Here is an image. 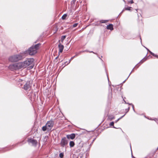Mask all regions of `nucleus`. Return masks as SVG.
I'll list each match as a JSON object with an SVG mask.
<instances>
[{"mask_svg": "<svg viewBox=\"0 0 158 158\" xmlns=\"http://www.w3.org/2000/svg\"><path fill=\"white\" fill-rule=\"evenodd\" d=\"M24 54L23 53H20L19 54H16L12 55L9 57V60L12 62H15L21 60L23 58Z\"/></svg>", "mask_w": 158, "mask_h": 158, "instance_id": "f257e3e1", "label": "nucleus"}, {"mask_svg": "<svg viewBox=\"0 0 158 158\" xmlns=\"http://www.w3.org/2000/svg\"><path fill=\"white\" fill-rule=\"evenodd\" d=\"M39 47V44H37L34 46L31 47L28 50L25 51L23 53L24 55L28 53L30 55H33L36 53Z\"/></svg>", "mask_w": 158, "mask_h": 158, "instance_id": "f03ea898", "label": "nucleus"}, {"mask_svg": "<svg viewBox=\"0 0 158 158\" xmlns=\"http://www.w3.org/2000/svg\"><path fill=\"white\" fill-rule=\"evenodd\" d=\"M54 125V122L52 120H50L47 122L45 125L42 127V130L44 131L47 130L48 131L51 130Z\"/></svg>", "mask_w": 158, "mask_h": 158, "instance_id": "7ed1b4c3", "label": "nucleus"}, {"mask_svg": "<svg viewBox=\"0 0 158 158\" xmlns=\"http://www.w3.org/2000/svg\"><path fill=\"white\" fill-rule=\"evenodd\" d=\"M34 61L33 58H28L23 62H20L21 69H24L31 64Z\"/></svg>", "mask_w": 158, "mask_h": 158, "instance_id": "20e7f679", "label": "nucleus"}, {"mask_svg": "<svg viewBox=\"0 0 158 158\" xmlns=\"http://www.w3.org/2000/svg\"><path fill=\"white\" fill-rule=\"evenodd\" d=\"M8 68L11 71L18 70L21 69L20 62L11 64L10 65Z\"/></svg>", "mask_w": 158, "mask_h": 158, "instance_id": "39448f33", "label": "nucleus"}, {"mask_svg": "<svg viewBox=\"0 0 158 158\" xmlns=\"http://www.w3.org/2000/svg\"><path fill=\"white\" fill-rule=\"evenodd\" d=\"M68 143V140L64 137L62 139L60 143V145L62 147H64L67 145Z\"/></svg>", "mask_w": 158, "mask_h": 158, "instance_id": "423d86ee", "label": "nucleus"}, {"mask_svg": "<svg viewBox=\"0 0 158 158\" xmlns=\"http://www.w3.org/2000/svg\"><path fill=\"white\" fill-rule=\"evenodd\" d=\"M28 142L31 143L33 145H36L37 144V142L36 140L32 139H30L28 140Z\"/></svg>", "mask_w": 158, "mask_h": 158, "instance_id": "0eeeda50", "label": "nucleus"}, {"mask_svg": "<svg viewBox=\"0 0 158 158\" xmlns=\"http://www.w3.org/2000/svg\"><path fill=\"white\" fill-rule=\"evenodd\" d=\"M75 137V135L74 133L71 134L70 135H67V137L68 139H74Z\"/></svg>", "mask_w": 158, "mask_h": 158, "instance_id": "6e6552de", "label": "nucleus"}, {"mask_svg": "<svg viewBox=\"0 0 158 158\" xmlns=\"http://www.w3.org/2000/svg\"><path fill=\"white\" fill-rule=\"evenodd\" d=\"M30 87L29 83L27 82L24 85L23 88L25 90H27L30 88Z\"/></svg>", "mask_w": 158, "mask_h": 158, "instance_id": "1a4fd4ad", "label": "nucleus"}, {"mask_svg": "<svg viewBox=\"0 0 158 158\" xmlns=\"http://www.w3.org/2000/svg\"><path fill=\"white\" fill-rule=\"evenodd\" d=\"M58 47L59 48V52L61 53L63 52L64 49V46L60 43L58 45Z\"/></svg>", "mask_w": 158, "mask_h": 158, "instance_id": "9d476101", "label": "nucleus"}, {"mask_svg": "<svg viewBox=\"0 0 158 158\" xmlns=\"http://www.w3.org/2000/svg\"><path fill=\"white\" fill-rule=\"evenodd\" d=\"M106 28L112 31L113 29V25L112 24H110L107 26Z\"/></svg>", "mask_w": 158, "mask_h": 158, "instance_id": "9b49d317", "label": "nucleus"}, {"mask_svg": "<svg viewBox=\"0 0 158 158\" xmlns=\"http://www.w3.org/2000/svg\"><path fill=\"white\" fill-rule=\"evenodd\" d=\"M114 116L113 115H109L108 116V119L110 121L114 119Z\"/></svg>", "mask_w": 158, "mask_h": 158, "instance_id": "f8f14e48", "label": "nucleus"}, {"mask_svg": "<svg viewBox=\"0 0 158 158\" xmlns=\"http://www.w3.org/2000/svg\"><path fill=\"white\" fill-rule=\"evenodd\" d=\"M75 145V143L73 141H71L69 143V146L70 147H73Z\"/></svg>", "mask_w": 158, "mask_h": 158, "instance_id": "ddd939ff", "label": "nucleus"}, {"mask_svg": "<svg viewBox=\"0 0 158 158\" xmlns=\"http://www.w3.org/2000/svg\"><path fill=\"white\" fill-rule=\"evenodd\" d=\"M77 55H77V54H76V55H75V56H73L71 58V59H70V60H69V62H68V63H67V64H69L70 63V61H71V60H73V58H74L76 56H77Z\"/></svg>", "mask_w": 158, "mask_h": 158, "instance_id": "4468645a", "label": "nucleus"}, {"mask_svg": "<svg viewBox=\"0 0 158 158\" xmlns=\"http://www.w3.org/2000/svg\"><path fill=\"white\" fill-rule=\"evenodd\" d=\"M67 16V15L66 14H65L62 16V19H64Z\"/></svg>", "mask_w": 158, "mask_h": 158, "instance_id": "2eb2a0df", "label": "nucleus"}, {"mask_svg": "<svg viewBox=\"0 0 158 158\" xmlns=\"http://www.w3.org/2000/svg\"><path fill=\"white\" fill-rule=\"evenodd\" d=\"M60 157L61 158H63L64 157V153H61L59 155Z\"/></svg>", "mask_w": 158, "mask_h": 158, "instance_id": "dca6fc26", "label": "nucleus"}, {"mask_svg": "<svg viewBox=\"0 0 158 158\" xmlns=\"http://www.w3.org/2000/svg\"><path fill=\"white\" fill-rule=\"evenodd\" d=\"M66 38V36L65 35H63L62 36L61 38V40L62 41H63L64 40L65 38Z\"/></svg>", "mask_w": 158, "mask_h": 158, "instance_id": "f3484780", "label": "nucleus"}, {"mask_svg": "<svg viewBox=\"0 0 158 158\" xmlns=\"http://www.w3.org/2000/svg\"><path fill=\"white\" fill-rule=\"evenodd\" d=\"M125 115V114L123 115V116H122L120 118H118L117 120L115 121V123H117L118 121L121 118H122Z\"/></svg>", "mask_w": 158, "mask_h": 158, "instance_id": "a211bd4d", "label": "nucleus"}, {"mask_svg": "<svg viewBox=\"0 0 158 158\" xmlns=\"http://www.w3.org/2000/svg\"><path fill=\"white\" fill-rule=\"evenodd\" d=\"M107 22V20H102L100 21V22L102 23H105Z\"/></svg>", "mask_w": 158, "mask_h": 158, "instance_id": "6ab92c4d", "label": "nucleus"}, {"mask_svg": "<svg viewBox=\"0 0 158 158\" xmlns=\"http://www.w3.org/2000/svg\"><path fill=\"white\" fill-rule=\"evenodd\" d=\"M78 24V23H74V24H73V28H74V27H76L77 26V25Z\"/></svg>", "mask_w": 158, "mask_h": 158, "instance_id": "aec40b11", "label": "nucleus"}, {"mask_svg": "<svg viewBox=\"0 0 158 158\" xmlns=\"http://www.w3.org/2000/svg\"><path fill=\"white\" fill-rule=\"evenodd\" d=\"M151 54L153 55V56H155L157 58H158V56L156 55H155V54L154 53H151Z\"/></svg>", "mask_w": 158, "mask_h": 158, "instance_id": "412c9836", "label": "nucleus"}, {"mask_svg": "<svg viewBox=\"0 0 158 158\" xmlns=\"http://www.w3.org/2000/svg\"><path fill=\"white\" fill-rule=\"evenodd\" d=\"M131 8V7L128 6V7H125V9L126 10H130Z\"/></svg>", "mask_w": 158, "mask_h": 158, "instance_id": "4be33fe9", "label": "nucleus"}, {"mask_svg": "<svg viewBox=\"0 0 158 158\" xmlns=\"http://www.w3.org/2000/svg\"><path fill=\"white\" fill-rule=\"evenodd\" d=\"M110 126H114V122H111L110 123Z\"/></svg>", "mask_w": 158, "mask_h": 158, "instance_id": "5701e85b", "label": "nucleus"}, {"mask_svg": "<svg viewBox=\"0 0 158 158\" xmlns=\"http://www.w3.org/2000/svg\"><path fill=\"white\" fill-rule=\"evenodd\" d=\"M129 3L132 4L134 3V2L133 1V0H131V1H129Z\"/></svg>", "mask_w": 158, "mask_h": 158, "instance_id": "b1692460", "label": "nucleus"}, {"mask_svg": "<svg viewBox=\"0 0 158 158\" xmlns=\"http://www.w3.org/2000/svg\"><path fill=\"white\" fill-rule=\"evenodd\" d=\"M143 60H143H141L140 61V63H142L144 61V60ZM145 60H144V61Z\"/></svg>", "mask_w": 158, "mask_h": 158, "instance_id": "393cba45", "label": "nucleus"}, {"mask_svg": "<svg viewBox=\"0 0 158 158\" xmlns=\"http://www.w3.org/2000/svg\"><path fill=\"white\" fill-rule=\"evenodd\" d=\"M86 51V52H90V53L93 52V53H94V52H93V51Z\"/></svg>", "mask_w": 158, "mask_h": 158, "instance_id": "a878e982", "label": "nucleus"}, {"mask_svg": "<svg viewBox=\"0 0 158 158\" xmlns=\"http://www.w3.org/2000/svg\"><path fill=\"white\" fill-rule=\"evenodd\" d=\"M67 63H68V62L67 61H66L64 63V64L65 65H67Z\"/></svg>", "mask_w": 158, "mask_h": 158, "instance_id": "bb28decb", "label": "nucleus"}, {"mask_svg": "<svg viewBox=\"0 0 158 158\" xmlns=\"http://www.w3.org/2000/svg\"><path fill=\"white\" fill-rule=\"evenodd\" d=\"M156 120H155V121H156V122L158 123V119H156Z\"/></svg>", "mask_w": 158, "mask_h": 158, "instance_id": "cd10ccee", "label": "nucleus"}]
</instances>
